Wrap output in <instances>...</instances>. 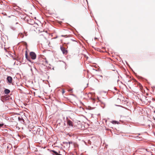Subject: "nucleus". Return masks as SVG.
<instances>
[{
	"label": "nucleus",
	"instance_id": "nucleus-3",
	"mask_svg": "<svg viewBox=\"0 0 155 155\" xmlns=\"http://www.w3.org/2000/svg\"><path fill=\"white\" fill-rule=\"evenodd\" d=\"M60 48L63 54H67V51L62 46H61Z\"/></svg>",
	"mask_w": 155,
	"mask_h": 155
},
{
	"label": "nucleus",
	"instance_id": "nucleus-20",
	"mask_svg": "<svg viewBox=\"0 0 155 155\" xmlns=\"http://www.w3.org/2000/svg\"><path fill=\"white\" fill-rule=\"evenodd\" d=\"M68 143H69V144H70V143H72V142H71V143H70V142H69Z\"/></svg>",
	"mask_w": 155,
	"mask_h": 155
},
{
	"label": "nucleus",
	"instance_id": "nucleus-7",
	"mask_svg": "<svg viewBox=\"0 0 155 155\" xmlns=\"http://www.w3.org/2000/svg\"><path fill=\"white\" fill-rule=\"evenodd\" d=\"M10 92V91L8 89H5L4 90V92L6 94H8Z\"/></svg>",
	"mask_w": 155,
	"mask_h": 155
},
{
	"label": "nucleus",
	"instance_id": "nucleus-2",
	"mask_svg": "<svg viewBox=\"0 0 155 155\" xmlns=\"http://www.w3.org/2000/svg\"><path fill=\"white\" fill-rule=\"evenodd\" d=\"M30 55L31 58L33 60H34L36 58V54L34 52H30Z\"/></svg>",
	"mask_w": 155,
	"mask_h": 155
},
{
	"label": "nucleus",
	"instance_id": "nucleus-9",
	"mask_svg": "<svg viewBox=\"0 0 155 155\" xmlns=\"http://www.w3.org/2000/svg\"><path fill=\"white\" fill-rule=\"evenodd\" d=\"M43 61L45 62V65L47 64L48 63V61L47 60L46 58L44 59Z\"/></svg>",
	"mask_w": 155,
	"mask_h": 155
},
{
	"label": "nucleus",
	"instance_id": "nucleus-10",
	"mask_svg": "<svg viewBox=\"0 0 155 155\" xmlns=\"http://www.w3.org/2000/svg\"><path fill=\"white\" fill-rule=\"evenodd\" d=\"M138 86L139 87L140 90L142 89V87L140 84L138 83Z\"/></svg>",
	"mask_w": 155,
	"mask_h": 155
},
{
	"label": "nucleus",
	"instance_id": "nucleus-17",
	"mask_svg": "<svg viewBox=\"0 0 155 155\" xmlns=\"http://www.w3.org/2000/svg\"><path fill=\"white\" fill-rule=\"evenodd\" d=\"M65 36V35H61V36H62V37H64Z\"/></svg>",
	"mask_w": 155,
	"mask_h": 155
},
{
	"label": "nucleus",
	"instance_id": "nucleus-16",
	"mask_svg": "<svg viewBox=\"0 0 155 155\" xmlns=\"http://www.w3.org/2000/svg\"><path fill=\"white\" fill-rule=\"evenodd\" d=\"M114 122L115 123H116V121H113V123H114Z\"/></svg>",
	"mask_w": 155,
	"mask_h": 155
},
{
	"label": "nucleus",
	"instance_id": "nucleus-4",
	"mask_svg": "<svg viewBox=\"0 0 155 155\" xmlns=\"http://www.w3.org/2000/svg\"><path fill=\"white\" fill-rule=\"evenodd\" d=\"M51 151L53 153V154L54 155H62L60 154V151H59L58 152H57L54 150H51Z\"/></svg>",
	"mask_w": 155,
	"mask_h": 155
},
{
	"label": "nucleus",
	"instance_id": "nucleus-11",
	"mask_svg": "<svg viewBox=\"0 0 155 155\" xmlns=\"http://www.w3.org/2000/svg\"><path fill=\"white\" fill-rule=\"evenodd\" d=\"M25 56H26V58L29 61H30V60L28 59V56H27V53H26L25 54Z\"/></svg>",
	"mask_w": 155,
	"mask_h": 155
},
{
	"label": "nucleus",
	"instance_id": "nucleus-18",
	"mask_svg": "<svg viewBox=\"0 0 155 155\" xmlns=\"http://www.w3.org/2000/svg\"><path fill=\"white\" fill-rule=\"evenodd\" d=\"M68 143H69V144H70V143H72V142H71V143H70V142H69Z\"/></svg>",
	"mask_w": 155,
	"mask_h": 155
},
{
	"label": "nucleus",
	"instance_id": "nucleus-19",
	"mask_svg": "<svg viewBox=\"0 0 155 155\" xmlns=\"http://www.w3.org/2000/svg\"><path fill=\"white\" fill-rule=\"evenodd\" d=\"M68 143H69V144H70V143H72V142H71V143H70V142H69Z\"/></svg>",
	"mask_w": 155,
	"mask_h": 155
},
{
	"label": "nucleus",
	"instance_id": "nucleus-8",
	"mask_svg": "<svg viewBox=\"0 0 155 155\" xmlns=\"http://www.w3.org/2000/svg\"><path fill=\"white\" fill-rule=\"evenodd\" d=\"M125 150L126 152H130V150L129 147H126L125 149Z\"/></svg>",
	"mask_w": 155,
	"mask_h": 155
},
{
	"label": "nucleus",
	"instance_id": "nucleus-14",
	"mask_svg": "<svg viewBox=\"0 0 155 155\" xmlns=\"http://www.w3.org/2000/svg\"><path fill=\"white\" fill-rule=\"evenodd\" d=\"M16 25H18V26H21V25H20L17 22L16 23Z\"/></svg>",
	"mask_w": 155,
	"mask_h": 155
},
{
	"label": "nucleus",
	"instance_id": "nucleus-1",
	"mask_svg": "<svg viewBox=\"0 0 155 155\" xmlns=\"http://www.w3.org/2000/svg\"><path fill=\"white\" fill-rule=\"evenodd\" d=\"M40 130V128L36 127H33L32 129V132L33 133V134H37V132L39 131Z\"/></svg>",
	"mask_w": 155,
	"mask_h": 155
},
{
	"label": "nucleus",
	"instance_id": "nucleus-12",
	"mask_svg": "<svg viewBox=\"0 0 155 155\" xmlns=\"http://www.w3.org/2000/svg\"><path fill=\"white\" fill-rule=\"evenodd\" d=\"M4 124H0V127L3 126Z\"/></svg>",
	"mask_w": 155,
	"mask_h": 155
},
{
	"label": "nucleus",
	"instance_id": "nucleus-21",
	"mask_svg": "<svg viewBox=\"0 0 155 155\" xmlns=\"http://www.w3.org/2000/svg\"><path fill=\"white\" fill-rule=\"evenodd\" d=\"M19 28H22L19 27Z\"/></svg>",
	"mask_w": 155,
	"mask_h": 155
},
{
	"label": "nucleus",
	"instance_id": "nucleus-15",
	"mask_svg": "<svg viewBox=\"0 0 155 155\" xmlns=\"http://www.w3.org/2000/svg\"><path fill=\"white\" fill-rule=\"evenodd\" d=\"M62 94H63L64 93H65V91L64 90H62Z\"/></svg>",
	"mask_w": 155,
	"mask_h": 155
},
{
	"label": "nucleus",
	"instance_id": "nucleus-5",
	"mask_svg": "<svg viewBox=\"0 0 155 155\" xmlns=\"http://www.w3.org/2000/svg\"><path fill=\"white\" fill-rule=\"evenodd\" d=\"M7 80L9 83L10 84L12 83V78L11 77L8 76L7 78Z\"/></svg>",
	"mask_w": 155,
	"mask_h": 155
},
{
	"label": "nucleus",
	"instance_id": "nucleus-13",
	"mask_svg": "<svg viewBox=\"0 0 155 155\" xmlns=\"http://www.w3.org/2000/svg\"><path fill=\"white\" fill-rule=\"evenodd\" d=\"M20 35H21V37L22 38L24 37V35L22 33Z\"/></svg>",
	"mask_w": 155,
	"mask_h": 155
},
{
	"label": "nucleus",
	"instance_id": "nucleus-6",
	"mask_svg": "<svg viewBox=\"0 0 155 155\" xmlns=\"http://www.w3.org/2000/svg\"><path fill=\"white\" fill-rule=\"evenodd\" d=\"M67 123V124L70 126L73 127V122L70 120H68Z\"/></svg>",
	"mask_w": 155,
	"mask_h": 155
}]
</instances>
